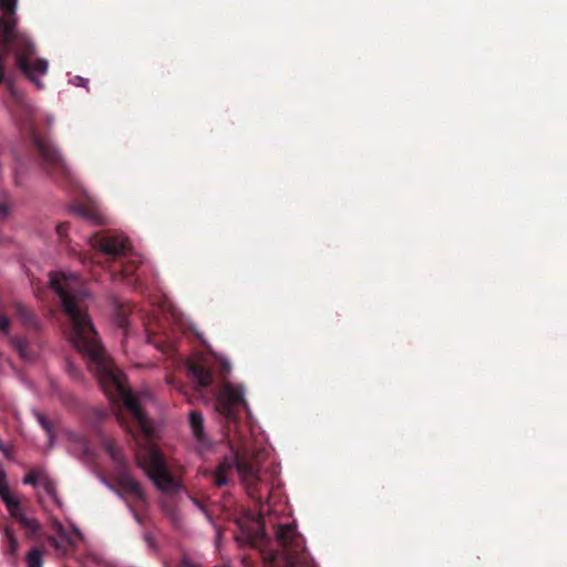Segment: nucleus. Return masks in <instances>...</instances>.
Wrapping results in <instances>:
<instances>
[{
    "instance_id": "f257e3e1",
    "label": "nucleus",
    "mask_w": 567,
    "mask_h": 567,
    "mask_svg": "<svg viewBox=\"0 0 567 567\" xmlns=\"http://www.w3.org/2000/svg\"><path fill=\"white\" fill-rule=\"evenodd\" d=\"M50 286L61 300L63 312L70 323V340L72 344L86 357L87 368L114 403H122L131 415V422L118 416L120 424L133 436L142 435L151 439L153 429L126 383V378L107 355L97 338L91 317L87 313L90 293L75 275L63 272L51 274Z\"/></svg>"
},
{
    "instance_id": "f03ea898",
    "label": "nucleus",
    "mask_w": 567,
    "mask_h": 567,
    "mask_svg": "<svg viewBox=\"0 0 567 567\" xmlns=\"http://www.w3.org/2000/svg\"><path fill=\"white\" fill-rule=\"evenodd\" d=\"M246 408L243 388L226 383L217 396L216 409L224 417V436L231 454L218 464L213 481L218 487L227 485L229 474L236 468L248 496L259 506V514L262 515L264 486L259 475L261 451L254 445L247 425L239 422V414Z\"/></svg>"
},
{
    "instance_id": "7ed1b4c3",
    "label": "nucleus",
    "mask_w": 567,
    "mask_h": 567,
    "mask_svg": "<svg viewBox=\"0 0 567 567\" xmlns=\"http://www.w3.org/2000/svg\"><path fill=\"white\" fill-rule=\"evenodd\" d=\"M17 4L18 0H0V85L4 84L12 94L14 74L7 72V55L11 54L14 58L16 66L39 90L44 87L39 76L45 75L49 68L45 59L37 56L34 41L18 29Z\"/></svg>"
},
{
    "instance_id": "20e7f679",
    "label": "nucleus",
    "mask_w": 567,
    "mask_h": 567,
    "mask_svg": "<svg viewBox=\"0 0 567 567\" xmlns=\"http://www.w3.org/2000/svg\"><path fill=\"white\" fill-rule=\"evenodd\" d=\"M136 462L155 487L162 492L159 497L162 512L177 524L181 519L178 492L183 485L169 471L164 455L155 446H144L136 453Z\"/></svg>"
},
{
    "instance_id": "39448f33",
    "label": "nucleus",
    "mask_w": 567,
    "mask_h": 567,
    "mask_svg": "<svg viewBox=\"0 0 567 567\" xmlns=\"http://www.w3.org/2000/svg\"><path fill=\"white\" fill-rule=\"evenodd\" d=\"M18 124L22 136L32 144L45 173L59 183L72 184L70 167L47 133L39 128L35 114L30 107L23 110Z\"/></svg>"
},
{
    "instance_id": "423d86ee",
    "label": "nucleus",
    "mask_w": 567,
    "mask_h": 567,
    "mask_svg": "<svg viewBox=\"0 0 567 567\" xmlns=\"http://www.w3.org/2000/svg\"><path fill=\"white\" fill-rule=\"evenodd\" d=\"M275 536L282 549L286 567H312L305 539L295 525H276Z\"/></svg>"
},
{
    "instance_id": "0eeeda50",
    "label": "nucleus",
    "mask_w": 567,
    "mask_h": 567,
    "mask_svg": "<svg viewBox=\"0 0 567 567\" xmlns=\"http://www.w3.org/2000/svg\"><path fill=\"white\" fill-rule=\"evenodd\" d=\"M90 245L106 256L109 261H117L130 256L132 245L128 238L111 230L96 231L89 237Z\"/></svg>"
},
{
    "instance_id": "6e6552de",
    "label": "nucleus",
    "mask_w": 567,
    "mask_h": 567,
    "mask_svg": "<svg viewBox=\"0 0 567 567\" xmlns=\"http://www.w3.org/2000/svg\"><path fill=\"white\" fill-rule=\"evenodd\" d=\"M117 485L135 501L145 503V494L141 484L133 477L128 470L123 466L118 468L115 475Z\"/></svg>"
},
{
    "instance_id": "1a4fd4ad",
    "label": "nucleus",
    "mask_w": 567,
    "mask_h": 567,
    "mask_svg": "<svg viewBox=\"0 0 567 567\" xmlns=\"http://www.w3.org/2000/svg\"><path fill=\"white\" fill-rule=\"evenodd\" d=\"M188 372L198 390L206 389L213 383V372L204 361H192L188 363Z\"/></svg>"
},
{
    "instance_id": "9d476101",
    "label": "nucleus",
    "mask_w": 567,
    "mask_h": 567,
    "mask_svg": "<svg viewBox=\"0 0 567 567\" xmlns=\"http://www.w3.org/2000/svg\"><path fill=\"white\" fill-rule=\"evenodd\" d=\"M189 425L199 446L204 450L208 449L210 446V442L204 432V419L200 412L195 410L190 411Z\"/></svg>"
},
{
    "instance_id": "9b49d317",
    "label": "nucleus",
    "mask_w": 567,
    "mask_h": 567,
    "mask_svg": "<svg viewBox=\"0 0 567 567\" xmlns=\"http://www.w3.org/2000/svg\"><path fill=\"white\" fill-rule=\"evenodd\" d=\"M13 309H14L16 316L18 317V319L21 321V323L25 328L39 330V328H40L39 320H38L35 313L30 308H28L25 305H23L21 302H16L13 305Z\"/></svg>"
},
{
    "instance_id": "f8f14e48",
    "label": "nucleus",
    "mask_w": 567,
    "mask_h": 567,
    "mask_svg": "<svg viewBox=\"0 0 567 567\" xmlns=\"http://www.w3.org/2000/svg\"><path fill=\"white\" fill-rule=\"evenodd\" d=\"M120 262L118 272H113L115 276H120L122 279L132 277L138 268L140 260L134 258L131 252L128 257L117 260Z\"/></svg>"
},
{
    "instance_id": "ddd939ff",
    "label": "nucleus",
    "mask_w": 567,
    "mask_h": 567,
    "mask_svg": "<svg viewBox=\"0 0 567 567\" xmlns=\"http://www.w3.org/2000/svg\"><path fill=\"white\" fill-rule=\"evenodd\" d=\"M75 214L83 217L84 219H87L96 225L104 224V217L102 214L94 207L89 205H79L74 207Z\"/></svg>"
},
{
    "instance_id": "4468645a",
    "label": "nucleus",
    "mask_w": 567,
    "mask_h": 567,
    "mask_svg": "<svg viewBox=\"0 0 567 567\" xmlns=\"http://www.w3.org/2000/svg\"><path fill=\"white\" fill-rule=\"evenodd\" d=\"M1 499L6 504V507H7L8 512L10 513V515L16 520H18L20 523L21 517H25L20 502L17 498H14L10 493L7 494L6 496L1 497Z\"/></svg>"
},
{
    "instance_id": "2eb2a0df",
    "label": "nucleus",
    "mask_w": 567,
    "mask_h": 567,
    "mask_svg": "<svg viewBox=\"0 0 567 567\" xmlns=\"http://www.w3.org/2000/svg\"><path fill=\"white\" fill-rule=\"evenodd\" d=\"M34 415L37 417V421L43 429V431L47 433L49 437V445L52 446L54 442V424L51 420H49L43 413L35 411Z\"/></svg>"
},
{
    "instance_id": "dca6fc26",
    "label": "nucleus",
    "mask_w": 567,
    "mask_h": 567,
    "mask_svg": "<svg viewBox=\"0 0 567 567\" xmlns=\"http://www.w3.org/2000/svg\"><path fill=\"white\" fill-rule=\"evenodd\" d=\"M19 524L25 529L28 538H34L41 530L40 523L34 518L21 517Z\"/></svg>"
},
{
    "instance_id": "f3484780",
    "label": "nucleus",
    "mask_w": 567,
    "mask_h": 567,
    "mask_svg": "<svg viewBox=\"0 0 567 567\" xmlns=\"http://www.w3.org/2000/svg\"><path fill=\"white\" fill-rule=\"evenodd\" d=\"M27 567H42L43 565V550L39 547H33L25 557Z\"/></svg>"
},
{
    "instance_id": "a211bd4d",
    "label": "nucleus",
    "mask_w": 567,
    "mask_h": 567,
    "mask_svg": "<svg viewBox=\"0 0 567 567\" xmlns=\"http://www.w3.org/2000/svg\"><path fill=\"white\" fill-rule=\"evenodd\" d=\"M45 475L43 470H32L22 480L23 484L37 486L41 484L42 477Z\"/></svg>"
},
{
    "instance_id": "6ab92c4d",
    "label": "nucleus",
    "mask_w": 567,
    "mask_h": 567,
    "mask_svg": "<svg viewBox=\"0 0 567 567\" xmlns=\"http://www.w3.org/2000/svg\"><path fill=\"white\" fill-rule=\"evenodd\" d=\"M14 349L18 351L21 358H30L29 341L24 338H13L12 340Z\"/></svg>"
},
{
    "instance_id": "aec40b11",
    "label": "nucleus",
    "mask_w": 567,
    "mask_h": 567,
    "mask_svg": "<svg viewBox=\"0 0 567 567\" xmlns=\"http://www.w3.org/2000/svg\"><path fill=\"white\" fill-rule=\"evenodd\" d=\"M4 535L8 540V550L11 556H14L19 549V542L14 536V533L11 528L7 527L4 529Z\"/></svg>"
},
{
    "instance_id": "412c9836",
    "label": "nucleus",
    "mask_w": 567,
    "mask_h": 567,
    "mask_svg": "<svg viewBox=\"0 0 567 567\" xmlns=\"http://www.w3.org/2000/svg\"><path fill=\"white\" fill-rule=\"evenodd\" d=\"M41 485H42L43 489L47 492L48 495H50L53 499L56 498L55 483L53 482L52 478H50L48 476L47 473L42 477Z\"/></svg>"
},
{
    "instance_id": "4be33fe9",
    "label": "nucleus",
    "mask_w": 567,
    "mask_h": 567,
    "mask_svg": "<svg viewBox=\"0 0 567 567\" xmlns=\"http://www.w3.org/2000/svg\"><path fill=\"white\" fill-rule=\"evenodd\" d=\"M12 210V205L8 200H0V224L8 220Z\"/></svg>"
},
{
    "instance_id": "5701e85b",
    "label": "nucleus",
    "mask_w": 567,
    "mask_h": 567,
    "mask_svg": "<svg viewBox=\"0 0 567 567\" xmlns=\"http://www.w3.org/2000/svg\"><path fill=\"white\" fill-rule=\"evenodd\" d=\"M65 372L73 380H80L82 375L81 370L69 360L65 362Z\"/></svg>"
},
{
    "instance_id": "b1692460",
    "label": "nucleus",
    "mask_w": 567,
    "mask_h": 567,
    "mask_svg": "<svg viewBox=\"0 0 567 567\" xmlns=\"http://www.w3.org/2000/svg\"><path fill=\"white\" fill-rule=\"evenodd\" d=\"M107 452L110 454V456L112 457V460L118 464H122V456H121V453L120 451L113 445V444H109L107 445ZM124 465H121V467H123Z\"/></svg>"
},
{
    "instance_id": "393cba45",
    "label": "nucleus",
    "mask_w": 567,
    "mask_h": 567,
    "mask_svg": "<svg viewBox=\"0 0 567 567\" xmlns=\"http://www.w3.org/2000/svg\"><path fill=\"white\" fill-rule=\"evenodd\" d=\"M6 478L7 475L4 471L0 467V498L10 493Z\"/></svg>"
},
{
    "instance_id": "a878e982",
    "label": "nucleus",
    "mask_w": 567,
    "mask_h": 567,
    "mask_svg": "<svg viewBox=\"0 0 567 567\" xmlns=\"http://www.w3.org/2000/svg\"><path fill=\"white\" fill-rule=\"evenodd\" d=\"M10 326H11L10 319L8 318V316L6 313H3L0 310V331H2L6 334L9 333Z\"/></svg>"
},
{
    "instance_id": "bb28decb",
    "label": "nucleus",
    "mask_w": 567,
    "mask_h": 567,
    "mask_svg": "<svg viewBox=\"0 0 567 567\" xmlns=\"http://www.w3.org/2000/svg\"><path fill=\"white\" fill-rule=\"evenodd\" d=\"M69 228H70V224L66 221H63V223H60L56 225L55 230L61 240L66 237Z\"/></svg>"
},
{
    "instance_id": "cd10ccee",
    "label": "nucleus",
    "mask_w": 567,
    "mask_h": 567,
    "mask_svg": "<svg viewBox=\"0 0 567 567\" xmlns=\"http://www.w3.org/2000/svg\"><path fill=\"white\" fill-rule=\"evenodd\" d=\"M230 372V364L227 361L221 362L220 373L225 377Z\"/></svg>"
},
{
    "instance_id": "c85d7f7f",
    "label": "nucleus",
    "mask_w": 567,
    "mask_h": 567,
    "mask_svg": "<svg viewBox=\"0 0 567 567\" xmlns=\"http://www.w3.org/2000/svg\"><path fill=\"white\" fill-rule=\"evenodd\" d=\"M0 451L7 456L9 457L10 456V449L9 446H7L2 440L0 439Z\"/></svg>"
},
{
    "instance_id": "c756f323",
    "label": "nucleus",
    "mask_w": 567,
    "mask_h": 567,
    "mask_svg": "<svg viewBox=\"0 0 567 567\" xmlns=\"http://www.w3.org/2000/svg\"><path fill=\"white\" fill-rule=\"evenodd\" d=\"M76 437H78V441L80 442V444L82 445L83 452L86 453L89 447H87V443H86L85 439L81 435H79Z\"/></svg>"
},
{
    "instance_id": "7c9ffc66",
    "label": "nucleus",
    "mask_w": 567,
    "mask_h": 567,
    "mask_svg": "<svg viewBox=\"0 0 567 567\" xmlns=\"http://www.w3.org/2000/svg\"><path fill=\"white\" fill-rule=\"evenodd\" d=\"M14 181L17 185H22L21 176H20V169L17 167L14 169Z\"/></svg>"
},
{
    "instance_id": "2f4dec72",
    "label": "nucleus",
    "mask_w": 567,
    "mask_h": 567,
    "mask_svg": "<svg viewBox=\"0 0 567 567\" xmlns=\"http://www.w3.org/2000/svg\"><path fill=\"white\" fill-rule=\"evenodd\" d=\"M192 501L198 508L203 509V505L197 498H192Z\"/></svg>"
},
{
    "instance_id": "473e14b6",
    "label": "nucleus",
    "mask_w": 567,
    "mask_h": 567,
    "mask_svg": "<svg viewBox=\"0 0 567 567\" xmlns=\"http://www.w3.org/2000/svg\"><path fill=\"white\" fill-rule=\"evenodd\" d=\"M51 542H52V544H53L54 546H58V544H56V542H55V539H54V538H51Z\"/></svg>"
}]
</instances>
